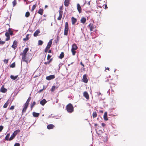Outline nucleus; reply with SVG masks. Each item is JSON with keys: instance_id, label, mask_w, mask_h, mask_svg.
<instances>
[{"instance_id": "nucleus-1", "label": "nucleus", "mask_w": 146, "mask_h": 146, "mask_svg": "<svg viewBox=\"0 0 146 146\" xmlns=\"http://www.w3.org/2000/svg\"><path fill=\"white\" fill-rule=\"evenodd\" d=\"M29 49L28 48H26L23 50V52L21 54L22 56V60L23 61L25 62L28 64L29 62H30L31 59L27 58L26 57L27 52L28 51Z\"/></svg>"}, {"instance_id": "nucleus-2", "label": "nucleus", "mask_w": 146, "mask_h": 146, "mask_svg": "<svg viewBox=\"0 0 146 146\" xmlns=\"http://www.w3.org/2000/svg\"><path fill=\"white\" fill-rule=\"evenodd\" d=\"M66 109L69 113H72L74 111V107L70 103L69 104L66 106Z\"/></svg>"}, {"instance_id": "nucleus-3", "label": "nucleus", "mask_w": 146, "mask_h": 146, "mask_svg": "<svg viewBox=\"0 0 146 146\" xmlns=\"http://www.w3.org/2000/svg\"><path fill=\"white\" fill-rule=\"evenodd\" d=\"M78 48V47L76 44L74 43L72 45L71 51L73 55L74 56L75 55L76 53V50Z\"/></svg>"}, {"instance_id": "nucleus-4", "label": "nucleus", "mask_w": 146, "mask_h": 146, "mask_svg": "<svg viewBox=\"0 0 146 146\" xmlns=\"http://www.w3.org/2000/svg\"><path fill=\"white\" fill-rule=\"evenodd\" d=\"M69 27L68 23L66 22L65 24V28L64 32V35L65 36H67L68 31Z\"/></svg>"}, {"instance_id": "nucleus-5", "label": "nucleus", "mask_w": 146, "mask_h": 146, "mask_svg": "<svg viewBox=\"0 0 146 146\" xmlns=\"http://www.w3.org/2000/svg\"><path fill=\"white\" fill-rule=\"evenodd\" d=\"M18 42L16 40H14L13 45H12L11 47L14 49H16L17 46Z\"/></svg>"}, {"instance_id": "nucleus-6", "label": "nucleus", "mask_w": 146, "mask_h": 146, "mask_svg": "<svg viewBox=\"0 0 146 146\" xmlns=\"http://www.w3.org/2000/svg\"><path fill=\"white\" fill-rule=\"evenodd\" d=\"M55 78V77L54 75H51L48 76H46V79L47 80H50L54 78Z\"/></svg>"}, {"instance_id": "nucleus-7", "label": "nucleus", "mask_w": 146, "mask_h": 146, "mask_svg": "<svg viewBox=\"0 0 146 146\" xmlns=\"http://www.w3.org/2000/svg\"><path fill=\"white\" fill-rule=\"evenodd\" d=\"M59 15L58 17L57 18L58 20H60L62 17L63 14V11L61 10H59Z\"/></svg>"}, {"instance_id": "nucleus-8", "label": "nucleus", "mask_w": 146, "mask_h": 146, "mask_svg": "<svg viewBox=\"0 0 146 146\" xmlns=\"http://www.w3.org/2000/svg\"><path fill=\"white\" fill-rule=\"evenodd\" d=\"M83 96L87 100L89 99V96L88 92H84L83 93Z\"/></svg>"}, {"instance_id": "nucleus-9", "label": "nucleus", "mask_w": 146, "mask_h": 146, "mask_svg": "<svg viewBox=\"0 0 146 146\" xmlns=\"http://www.w3.org/2000/svg\"><path fill=\"white\" fill-rule=\"evenodd\" d=\"M82 80H83V82H85V83H86L88 82V80L87 78V76L86 74H84L83 75V77Z\"/></svg>"}, {"instance_id": "nucleus-10", "label": "nucleus", "mask_w": 146, "mask_h": 146, "mask_svg": "<svg viewBox=\"0 0 146 146\" xmlns=\"http://www.w3.org/2000/svg\"><path fill=\"white\" fill-rule=\"evenodd\" d=\"M28 105L25 104L24 105V108L22 111V114H23V113H25L28 107Z\"/></svg>"}, {"instance_id": "nucleus-11", "label": "nucleus", "mask_w": 146, "mask_h": 146, "mask_svg": "<svg viewBox=\"0 0 146 146\" xmlns=\"http://www.w3.org/2000/svg\"><path fill=\"white\" fill-rule=\"evenodd\" d=\"M77 9L79 13L82 12V8L80 5L79 3L77 4Z\"/></svg>"}, {"instance_id": "nucleus-12", "label": "nucleus", "mask_w": 146, "mask_h": 146, "mask_svg": "<svg viewBox=\"0 0 146 146\" xmlns=\"http://www.w3.org/2000/svg\"><path fill=\"white\" fill-rule=\"evenodd\" d=\"M70 0H65L64 5L66 7H68L70 3Z\"/></svg>"}, {"instance_id": "nucleus-13", "label": "nucleus", "mask_w": 146, "mask_h": 146, "mask_svg": "<svg viewBox=\"0 0 146 146\" xmlns=\"http://www.w3.org/2000/svg\"><path fill=\"white\" fill-rule=\"evenodd\" d=\"M88 26L90 28V31H93L94 29V26L93 24L92 23H90Z\"/></svg>"}, {"instance_id": "nucleus-14", "label": "nucleus", "mask_w": 146, "mask_h": 146, "mask_svg": "<svg viewBox=\"0 0 146 146\" xmlns=\"http://www.w3.org/2000/svg\"><path fill=\"white\" fill-rule=\"evenodd\" d=\"M71 20L72 25H74L77 21V19L74 17H72L71 18Z\"/></svg>"}, {"instance_id": "nucleus-15", "label": "nucleus", "mask_w": 146, "mask_h": 146, "mask_svg": "<svg viewBox=\"0 0 146 146\" xmlns=\"http://www.w3.org/2000/svg\"><path fill=\"white\" fill-rule=\"evenodd\" d=\"M0 91L1 92L3 93H5L7 92V90L6 88H4L3 86L1 88Z\"/></svg>"}, {"instance_id": "nucleus-16", "label": "nucleus", "mask_w": 146, "mask_h": 146, "mask_svg": "<svg viewBox=\"0 0 146 146\" xmlns=\"http://www.w3.org/2000/svg\"><path fill=\"white\" fill-rule=\"evenodd\" d=\"M47 101L45 99H43L40 102V104L42 106H44L46 103Z\"/></svg>"}, {"instance_id": "nucleus-17", "label": "nucleus", "mask_w": 146, "mask_h": 146, "mask_svg": "<svg viewBox=\"0 0 146 146\" xmlns=\"http://www.w3.org/2000/svg\"><path fill=\"white\" fill-rule=\"evenodd\" d=\"M54 127L55 126L53 124H49L47 126V127L48 129H53Z\"/></svg>"}, {"instance_id": "nucleus-18", "label": "nucleus", "mask_w": 146, "mask_h": 146, "mask_svg": "<svg viewBox=\"0 0 146 146\" xmlns=\"http://www.w3.org/2000/svg\"><path fill=\"white\" fill-rule=\"evenodd\" d=\"M104 118L105 121H107L108 120L107 117V112H106L104 113Z\"/></svg>"}, {"instance_id": "nucleus-19", "label": "nucleus", "mask_w": 146, "mask_h": 146, "mask_svg": "<svg viewBox=\"0 0 146 146\" xmlns=\"http://www.w3.org/2000/svg\"><path fill=\"white\" fill-rule=\"evenodd\" d=\"M5 35L7 37V38L6 39V40H8L10 38V36H9V33L8 32H6L5 33Z\"/></svg>"}, {"instance_id": "nucleus-20", "label": "nucleus", "mask_w": 146, "mask_h": 146, "mask_svg": "<svg viewBox=\"0 0 146 146\" xmlns=\"http://www.w3.org/2000/svg\"><path fill=\"white\" fill-rule=\"evenodd\" d=\"M44 12V10L41 8L38 11V13L39 14L42 15Z\"/></svg>"}, {"instance_id": "nucleus-21", "label": "nucleus", "mask_w": 146, "mask_h": 146, "mask_svg": "<svg viewBox=\"0 0 146 146\" xmlns=\"http://www.w3.org/2000/svg\"><path fill=\"white\" fill-rule=\"evenodd\" d=\"M40 33V31L39 29H37L34 33L33 35L34 36H38V34Z\"/></svg>"}, {"instance_id": "nucleus-22", "label": "nucleus", "mask_w": 146, "mask_h": 146, "mask_svg": "<svg viewBox=\"0 0 146 146\" xmlns=\"http://www.w3.org/2000/svg\"><path fill=\"white\" fill-rule=\"evenodd\" d=\"M86 21V19L84 17H82L80 20L81 22L83 24Z\"/></svg>"}, {"instance_id": "nucleus-23", "label": "nucleus", "mask_w": 146, "mask_h": 146, "mask_svg": "<svg viewBox=\"0 0 146 146\" xmlns=\"http://www.w3.org/2000/svg\"><path fill=\"white\" fill-rule=\"evenodd\" d=\"M31 97L30 96L28 98L26 102L25 103V104L28 105H29V102L31 101Z\"/></svg>"}, {"instance_id": "nucleus-24", "label": "nucleus", "mask_w": 146, "mask_h": 146, "mask_svg": "<svg viewBox=\"0 0 146 146\" xmlns=\"http://www.w3.org/2000/svg\"><path fill=\"white\" fill-rule=\"evenodd\" d=\"M33 116L35 117H38L39 115V113H36L35 112H33Z\"/></svg>"}, {"instance_id": "nucleus-25", "label": "nucleus", "mask_w": 146, "mask_h": 146, "mask_svg": "<svg viewBox=\"0 0 146 146\" xmlns=\"http://www.w3.org/2000/svg\"><path fill=\"white\" fill-rule=\"evenodd\" d=\"M9 100H8L5 103V104H4L3 106V107L4 108H7L9 104Z\"/></svg>"}, {"instance_id": "nucleus-26", "label": "nucleus", "mask_w": 146, "mask_h": 146, "mask_svg": "<svg viewBox=\"0 0 146 146\" xmlns=\"http://www.w3.org/2000/svg\"><path fill=\"white\" fill-rule=\"evenodd\" d=\"M20 132V130L19 129H17L14 131L13 134L15 136L19 133Z\"/></svg>"}, {"instance_id": "nucleus-27", "label": "nucleus", "mask_w": 146, "mask_h": 146, "mask_svg": "<svg viewBox=\"0 0 146 146\" xmlns=\"http://www.w3.org/2000/svg\"><path fill=\"white\" fill-rule=\"evenodd\" d=\"M36 104V102L35 101H34L31 105V110H32L34 107V106Z\"/></svg>"}, {"instance_id": "nucleus-28", "label": "nucleus", "mask_w": 146, "mask_h": 146, "mask_svg": "<svg viewBox=\"0 0 146 146\" xmlns=\"http://www.w3.org/2000/svg\"><path fill=\"white\" fill-rule=\"evenodd\" d=\"M29 34L27 35L26 36V37L25 38H24L23 39V40L25 41L28 40L29 39Z\"/></svg>"}, {"instance_id": "nucleus-29", "label": "nucleus", "mask_w": 146, "mask_h": 146, "mask_svg": "<svg viewBox=\"0 0 146 146\" xmlns=\"http://www.w3.org/2000/svg\"><path fill=\"white\" fill-rule=\"evenodd\" d=\"M18 77V76H14L13 75H11L10 76V77L11 78L14 80H15Z\"/></svg>"}, {"instance_id": "nucleus-30", "label": "nucleus", "mask_w": 146, "mask_h": 146, "mask_svg": "<svg viewBox=\"0 0 146 146\" xmlns=\"http://www.w3.org/2000/svg\"><path fill=\"white\" fill-rule=\"evenodd\" d=\"M15 137V135L13 133V134L11 135V136L9 138V141H11Z\"/></svg>"}, {"instance_id": "nucleus-31", "label": "nucleus", "mask_w": 146, "mask_h": 146, "mask_svg": "<svg viewBox=\"0 0 146 146\" xmlns=\"http://www.w3.org/2000/svg\"><path fill=\"white\" fill-rule=\"evenodd\" d=\"M64 56V53L63 52H62L60 54L59 58L60 59H62L63 58Z\"/></svg>"}, {"instance_id": "nucleus-32", "label": "nucleus", "mask_w": 146, "mask_h": 146, "mask_svg": "<svg viewBox=\"0 0 146 146\" xmlns=\"http://www.w3.org/2000/svg\"><path fill=\"white\" fill-rule=\"evenodd\" d=\"M10 135L9 133H7V134L5 137V140H9V137L10 136Z\"/></svg>"}, {"instance_id": "nucleus-33", "label": "nucleus", "mask_w": 146, "mask_h": 146, "mask_svg": "<svg viewBox=\"0 0 146 146\" xmlns=\"http://www.w3.org/2000/svg\"><path fill=\"white\" fill-rule=\"evenodd\" d=\"M30 15V13L29 11L26 12L25 13V16L26 17H28Z\"/></svg>"}, {"instance_id": "nucleus-34", "label": "nucleus", "mask_w": 146, "mask_h": 146, "mask_svg": "<svg viewBox=\"0 0 146 146\" xmlns=\"http://www.w3.org/2000/svg\"><path fill=\"white\" fill-rule=\"evenodd\" d=\"M36 7V4H35L34 5L32 8V9H31V11L32 12H33V11L35 9Z\"/></svg>"}, {"instance_id": "nucleus-35", "label": "nucleus", "mask_w": 146, "mask_h": 146, "mask_svg": "<svg viewBox=\"0 0 146 146\" xmlns=\"http://www.w3.org/2000/svg\"><path fill=\"white\" fill-rule=\"evenodd\" d=\"M92 116L94 118H95L97 116V114L96 112L94 111L93 112Z\"/></svg>"}, {"instance_id": "nucleus-36", "label": "nucleus", "mask_w": 146, "mask_h": 146, "mask_svg": "<svg viewBox=\"0 0 146 146\" xmlns=\"http://www.w3.org/2000/svg\"><path fill=\"white\" fill-rule=\"evenodd\" d=\"M8 31H9V34L10 35H13V31L11 30V29L10 28H9V29Z\"/></svg>"}, {"instance_id": "nucleus-37", "label": "nucleus", "mask_w": 146, "mask_h": 146, "mask_svg": "<svg viewBox=\"0 0 146 146\" xmlns=\"http://www.w3.org/2000/svg\"><path fill=\"white\" fill-rule=\"evenodd\" d=\"M43 42L42 41L39 40L38 41V45H42L43 44Z\"/></svg>"}, {"instance_id": "nucleus-38", "label": "nucleus", "mask_w": 146, "mask_h": 146, "mask_svg": "<svg viewBox=\"0 0 146 146\" xmlns=\"http://www.w3.org/2000/svg\"><path fill=\"white\" fill-rule=\"evenodd\" d=\"M52 39L50 40L49 41V42L48 43V45H49L51 47V46L52 45Z\"/></svg>"}, {"instance_id": "nucleus-39", "label": "nucleus", "mask_w": 146, "mask_h": 146, "mask_svg": "<svg viewBox=\"0 0 146 146\" xmlns=\"http://www.w3.org/2000/svg\"><path fill=\"white\" fill-rule=\"evenodd\" d=\"M56 88V87L55 86H53L52 87L51 89V91L52 92H53L55 90Z\"/></svg>"}, {"instance_id": "nucleus-40", "label": "nucleus", "mask_w": 146, "mask_h": 146, "mask_svg": "<svg viewBox=\"0 0 146 146\" xmlns=\"http://www.w3.org/2000/svg\"><path fill=\"white\" fill-rule=\"evenodd\" d=\"M15 66V62L13 63L10 66V67L11 68H14Z\"/></svg>"}, {"instance_id": "nucleus-41", "label": "nucleus", "mask_w": 146, "mask_h": 146, "mask_svg": "<svg viewBox=\"0 0 146 146\" xmlns=\"http://www.w3.org/2000/svg\"><path fill=\"white\" fill-rule=\"evenodd\" d=\"M12 3H13V7H14L16 5V4L17 3L16 1L15 0H14V1H13Z\"/></svg>"}, {"instance_id": "nucleus-42", "label": "nucleus", "mask_w": 146, "mask_h": 146, "mask_svg": "<svg viewBox=\"0 0 146 146\" xmlns=\"http://www.w3.org/2000/svg\"><path fill=\"white\" fill-rule=\"evenodd\" d=\"M5 43V41H1V38H0V44H3Z\"/></svg>"}, {"instance_id": "nucleus-43", "label": "nucleus", "mask_w": 146, "mask_h": 146, "mask_svg": "<svg viewBox=\"0 0 146 146\" xmlns=\"http://www.w3.org/2000/svg\"><path fill=\"white\" fill-rule=\"evenodd\" d=\"M51 57V55H50L49 54H48L47 57V60H49L50 59V58Z\"/></svg>"}, {"instance_id": "nucleus-44", "label": "nucleus", "mask_w": 146, "mask_h": 146, "mask_svg": "<svg viewBox=\"0 0 146 146\" xmlns=\"http://www.w3.org/2000/svg\"><path fill=\"white\" fill-rule=\"evenodd\" d=\"M98 2L99 4H103V2L101 1V0H98Z\"/></svg>"}, {"instance_id": "nucleus-45", "label": "nucleus", "mask_w": 146, "mask_h": 146, "mask_svg": "<svg viewBox=\"0 0 146 146\" xmlns=\"http://www.w3.org/2000/svg\"><path fill=\"white\" fill-rule=\"evenodd\" d=\"M15 108V106H11V107L10 108V110H13Z\"/></svg>"}, {"instance_id": "nucleus-46", "label": "nucleus", "mask_w": 146, "mask_h": 146, "mask_svg": "<svg viewBox=\"0 0 146 146\" xmlns=\"http://www.w3.org/2000/svg\"><path fill=\"white\" fill-rule=\"evenodd\" d=\"M3 126L1 125L0 126V132H1L2 131V130L3 129Z\"/></svg>"}, {"instance_id": "nucleus-47", "label": "nucleus", "mask_w": 146, "mask_h": 146, "mask_svg": "<svg viewBox=\"0 0 146 146\" xmlns=\"http://www.w3.org/2000/svg\"><path fill=\"white\" fill-rule=\"evenodd\" d=\"M20 145V144L19 143H17L15 144L14 146H19Z\"/></svg>"}, {"instance_id": "nucleus-48", "label": "nucleus", "mask_w": 146, "mask_h": 146, "mask_svg": "<svg viewBox=\"0 0 146 146\" xmlns=\"http://www.w3.org/2000/svg\"><path fill=\"white\" fill-rule=\"evenodd\" d=\"M8 60H6L5 59L4 60V62L5 63H7L8 62Z\"/></svg>"}, {"instance_id": "nucleus-49", "label": "nucleus", "mask_w": 146, "mask_h": 146, "mask_svg": "<svg viewBox=\"0 0 146 146\" xmlns=\"http://www.w3.org/2000/svg\"><path fill=\"white\" fill-rule=\"evenodd\" d=\"M48 49H49L47 48H46L44 50V52H48Z\"/></svg>"}, {"instance_id": "nucleus-50", "label": "nucleus", "mask_w": 146, "mask_h": 146, "mask_svg": "<svg viewBox=\"0 0 146 146\" xmlns=\"http://www.w3.org/2000/svg\"><path fill=\"white\" fill-rule=\"evenodd\" d=\"M101 124L102 126L103 127H104L106 125V124L104 123H102Z\"/></svg>"}, {"instance_id": "nucleus-51", "label": "nucleus", "mask_w": 146, "mask_h": 146, "mask_svg": "<svg viewBox=\"0 0 146 146\" xmlns=\"http://www.w3.org/2000/svg\"><path fill=\"white\" fill-rule=\"evenodd\" d=\"M50 47V46L47 44L46 48H47L49 49Z\"/></svg>"}, {"instance_id": "nucleus-52", "label": "nucleus", "mask_w": 146, "mask_h": 146, "mask_svg": "<svg viewBox=\"0 0 146 146\" xmlns=\"http://www.w3.org/2000/svg\"><path fill=\"white\" fill-rule=\"evenodd\" d=\"M44 64L45 65H46L47 64H49V63H48V62L47 61V62H44Z\"/></svg>"}, {"instance_id": "nucleus-53", "label": "nucleus", "mask_w": 146, "mask_h": 146, "mask_svg": "<svg viewBox=\"0 0 146 146\" xmlns=\"http://www.w3.org/2000/svg\"><path fill=\"white\" fill-rule=\"evenodd\" d=\"M80 64L83 67H84V65L81 62L80 63Z\"/></svg>"}, {"instance_id": "nucleus-54", "label": "nucleus", "mask_w": 146, "mask_h": 146, "mask_svg": "<svg viewBox=\"0 0 146 146\" xmlns=\"http://www.w3.org/2000/svg\"><path fill=\"white\" fill-rule=\"evenodd\" d=\"M87 4L88 5H90V1H89L88 3H87Z\"/></svg>"}, {"instance_id": "nucleus-55", "label": "nucleus", "mask_w": 146, "mask_h": 146, "mask_svg": "<svg viewBox=\"0 0 146 146\" xmlns=\"http://www.w3.org/2000/svg\"><path fill=\"white\" fill-rule=\"evenodd\" d=\"M105 8L106 9H107L108 8V7H107V5L106 4L105 5Z\"/></svg>"}, {"instance_id": "nucleus-56", "label": "nucleus", "mask_w": 146, "mask_h": 146, "mask_svg": "<svg viewBox=\"0 0 146 146\" xmlns=\"http://www.w3.org/2000/svg\"><path fill=\"white\" fill-rule=\"evenodd\" d=\"M52 52V51L51 50H49L48 51V52L49 53H51Z\"/></svg>"}, {"instance_id": "nucleus-57", "label": "nucleus", "mask_w": 146, "mask_h": 146, "mask_svg": "<svg viewBox=\"0 0 146 146\" xmlns=\"http://www.w3.org/2000/svg\"><path fill=\"white\" fill-rule=\"evenodd\" d=\"M43 90V89L40 90H39V92H41Z\"/></svg>"}, {"instance_id": "nucleus-58", "label": "nucleus", "mask_w": 146, "mask_h": 146, "mask_svg": "<svg viewBox=\"0 0 146 146\" xmlns=\"http://www.w3.org/2000/svg\"><path fill=\"white\" fill-rule=\"evenodd\" d=\"M98 95L99 96L100 95H101V93L99 92L98 94Z\"/></svg>"}, {"instance_id": "nucleus-59", "label": "nucleus", "mask_w": 146, "mask_h": 146, "mask_svg": "<svg viewBox=\"0 0 146 146\" xmlns=\"http://www.w3.org/2000/svg\"><path fill=\"white\" fill-rule=\"evenodd\" d=\"M94 125H95V126H97L98 125V124H97V123H95V124H94Z\"/></svg>"}, {"instance_id": "nucleus-60", "label": "nucleus", "mask_w": 146, "mask_h": 146, "mask_svg": "<svg viewBox=\"0 0 146 146\" xmlns=\"http://www.w3.org/2000/svg\"><path fill=\"white\" fill-rule=\"evenodd\" d=\"M106 70H109V68H106Z\"/></svg>"}, {"instance_id": "nucleus-61", "label": "nucleus", "mask_w": 146, "mask_h": 146, "mask_svg": "<svg viewBox=\"0 0 146 146\" xmlns=\"http://www.w3.org/2000/svg\"><path fill=\"white\" fill-rule=\"evenodd\" d=\"M52 58H51V59H49V60H50V61H51H51H52Z\"/></svg>"}, {"instance_id": "nucleus-62", "label": "nucleus", "mask_w": 146, "mask_h": 146, "mask_svg": "<svg viewBox=\"0 0 146 146\" xmlns=\"http://www.w3.org/2000/svg\"><path fill=\"white\" fill-rule=\"evenodd\" d=\"M48 62L49 63V64L51 62V61H50L49 60Z\"/></svg>"}, {"instance_id": "nucleus-63", "label": "nucleus", "mask_w": 146, "mask_h": 146, "mask_svg": "<svg viewBox=\"0 0 146 146\" xmlns=\"http://www.w3.org/2000/svg\"><path fill=\"white\" fill-rule=\"evenodd\" d=\"M100 112L102 113H103V111L102 110L100 111Z\"/></svg>"}, {"instance_id": "nucleus-64", "label": "nucleus", "mask_w": 146, "mask_h": 146, "mask_svg": "<svg viewBox=\"0 0 146 146\" xmlns=\"http://www.w3.org/2000/svg\"><path fill=\"white\" fill-rule=\"evenodd\" d=\"M48 7V6H47V5H45V8H46V7Z\"/></svg>"}]
</instances>
